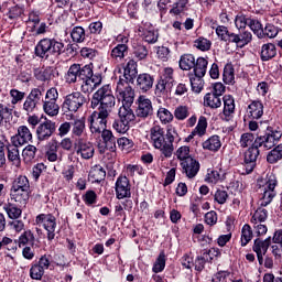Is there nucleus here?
Segmentation results:
<instances>
[{"mask_svg":"<svg viewBox=\"0 0 282 282\" xmlns=\"http://www.w3.org/2000/svg\"><path fill=\"white\" fill-rule=\"evenodd\" d=\"M279 131L274 130L271 126L267 127L264 135H258L252 143L245 152H243V162L242 165L245 167L246 174L250 175L257 169V160H259V155H261V147L267 151L276 147V142L281 140V135H276Z\"/></svg>","mask_w":282,"mask_h":282,"instance_id":"1","label":"nucleus"},{"mask_svg":"<svg viewBox=\"0 0 282 282\" xmlns=\"http://www.w3.org/2000/svg\"><path fill=\"white\" fill-rule=\"evenodd\" d=\"M65 43L54 37H44L34 47V55L41 61L54 65L62 54H65Z\"/></svg>","mask_w":282,"mask_h":282,"instance_id":"2","label":"nucleus"},{"mask_svg":"<svg viewBox=\"0 0 282 282\" xmlns=\"http://www.w3.org/2000/svg\"><path fill=\"white\" fill-rule=\"evenodd\" d=\"M113 107H116V97L111 90V85H104L93 94L90 99L91 109H98V111H107L108 113H111Z\"/></svg>","mask_w":282,"mask_h":282,"instance_id":"3","label":"nucleus"},{"mask_svg":"<svg viewBox=\"0 0 282 282\" xmlns=\"http://www.w3.org/2000/svg\"><path fill=\"white\" fill-rule=\"evenodd\" d=\"M82 91L91 94L102 85V73H94V63L80 64Z\"/></svg>","mask_w":282,"mask_h":282,"instance_id":"4","label":"nucleus"},{"mask_svg":"<svg viewBox=\"0 0 282 282\" xmlns=\"http://www.w3.org/2000/svg\"><path fill=\"white\" fill-rule=\"evenodd\" d=\"M14 243L15 245L11 247V250H17V243L19 248L24 247L22 249V257H24L28 261H32V259H34L36 254L34 249L41 248L34 232H32L30 229L24 230L23 234L20 235L19 239L14 240Z\"/></svg>","mask_w":282,"mask_h":282,"instance_id":"5","label":"nucleus"},{"mask_svg":"<svg viewBox=\"0 0 282 282\" xmlns=\"http://www.w3.org/2000/svg\"><path fill=\"white\" fill-rule=\"evenodd\" d=\"M109 113L111 112L95 110L88 117V127L93 135L100 138V133L107 130V118H109Z\"/></svg>","mask_w":282,"mask_h":282,"instance_id":"6","label":"nucleus"},{"mask_svg":"<svg viewBox=\"0 0 282 282\" xmlns=\"http://www.w3.org/2000/svg\"><path fill=\"white\" fill-rule=\"evenodd\" d=\"M87 97L80 91H75L65 96L62 104L64 113H76L87 102Z\"/></svg>","mask_w":282,"mask_h":282,"instance_id":"7","label":"nucleus"},{"mask_svg":"<svg viewBox=\"0 0 282 282\" xmlns=\"http://www.w3.org/2000/svg\"><path fill=\"white\" fill-rule=\"evenodd\" d=\"M36 226H42L46 230L47 241H54L56 237V216L53 214H40L35 217Z\"/></svg>","mask_w":282,"mask_h":282,"instance_id":"8","label":"nucleus"},{"mask_svg":"<svg viewBox=\"0 0 282 282\" xmlns=\"http://www.w3.org/2000/svg\"><path fill=\"white\" fill-rule=\"evenodd\" d=\"M175 86V77H173V68L167 67L164 69L163 76L160 77L155 87V96L162 98L166 96Z\"/></svg>","mask_w":282,"mask_h":282,"instance_id":"9","label":"nucleus"},{"mask_svg":"<svg viewBox=\"0 0 282 282\" xmlns=\"http://www.w3.org/2000/svg\"><path fill=\"white\" fill-rule=\"evenodd\" d=\"M134 113L140 120H151L153 118V101L144 95H140L135 100Z\"/></svg>","mask_w":282,"mask_h":282,"instance_id":"10","label":"nucleus"},{"mask_svg":"<svg viewBox=\"0 0 282 282\" xmlns=\"http://www.w3.org/2000/svg\"><path fill=\"white\" fill-rule=\"evenodd\" d=\"M117 98L121 100L122 107L131 108L133 100H135V90L131 87V84L126 82L117 83Z\"/></svg>","mask_w":282,"mask_h":282,"instance_id":"11","label":"nucleus"},{"mask_svg":"<svg viewBox=\"0 0 282 282\" xmlns=\"http://www.w3.org/2000/svg\"><path fill=\"white\" fill-rule=\"evenodd\" d=\"M99 137L101 138V140L98 142L97 147L100 155L107 153V151L116 153L117 147L116 137L113 135V132L109 129H106L102 132H100Z\"/></svg>","mask_w":282,"mask_h":282,"instance_id":"12","label":"nucleus"},{"mask_svg":"<svg viewBox=\"0 0 282 282\" xmlns=\"http://www.w3.org/2000/svg\"><path fill=\"white\" fill-rule=\"evenodd\" d=\"M115 193L117 199H127L131 197V181L124 175H119L115 183Z\"/></svg>","mask_w":282,"mask_h":282,"instance_id":"13","label":"nucleus"},{"mask_svg":"<svg viewBox=\"0 0 282 282\" xmlns=\"http://www.w3.org/2000/svg\"><path fill=\"white\" fill-rule=\"evenodd\" d=\"M265 107L261 99H250L247 106L246 116L248 120H261Z\"/></svg>","mask_w":282,"mask_h":282,"instance_id":"14","label":"nucleus"},{"mask_svg":"<svg viewBox=\"0 0 282 282\" xmlns=\"http://www.w3.org/2000/svg\"><path fill=\"white\" fill-rule=\"evenodd\" d=\"M54 133H56V122L50 119H45V121L40 123L36 128V138L39 142L50 140Z\"/></svg>","mask_w":282,"mask_h":282,"instance_id":"15","label":"nucleus"},{"mask_svg":"<svg viewBox=\"0 0 282 282\" xmlns=\"http://www.w3.org/2000/svg\"><path fill=\"white\" fill-rule=\"evenodd\" d=\"M135 78H138V62L129 59L123 66V75L119 78V83L135 85Z\"/></svg>","mask_w":282,"mask_h":282,"instance_id":"16","label":"nucleus"},{"mask_svg":"<svg viewBox=\"0 0 282 282\" xmlns=\"http://www.w3.org/2000/svg\"><path fill=\"white\" fill-rule=\"evenodd\" d=\"M74 151L77 155H82L83 160H91L95 153L94 144L85 139H77L75 141Z\"/></svg>","mask_w":282,"mask_h":282,"instance_id":"17","label":"nucleus"},{"mask_svg":"<svg viewBox=\"0 0 282 282\" xmlns=\"http://www.w3.org/2000/svg\"><path fill=\"white\" fill-rule=\"evenodd\" d=\"M181 167L186 177L193 180L199 173L200 164L196 159L187 158L186 161L181 162Z\"/></svg>","mask_w":282,"mask_h":282,"instance_id":"18","label":"nucleus"},{"mask_svg":"<svg viewBox=\"0 0 282 282\" xmlns=\"http://www.w3.org/2000/svg\"><path fill=\"white\" fill-rule=\"evenodd\" d=\"M153 83H155V78L148 73L139 74L135 78V87L142 94H147L153 88Z\"/></svg>","mask_w":282,"mask_h":282,"instance_id":"19","label":"nucleus"},{"mask_svg":"<svg viewBox=\"0 0 282 282\" xmlns=\"http://www.w3.org/2000/svg\"><path fill=\"white\" fill-rule=\"evenodd\" d=\"M223 101L224 109L220 118L224 122H230L235 118V97L232 95H225Z\"/></svg>","mask_w":282,"mask_h":282,"instance_id":"20","label":"nucleus"},{"mask_svg":"<svg viewBox=\"0 0 282 282\" xmlns=\"http://www.w3.org/2000/svg\"><path fill=\"white\" fill-rule=\"evenodd\" d=\"M11 142H15L17 144H20V147L32 142V132L30 131V128H28V126H20L17 134L11 137Z\"/></svg>","mask_w":282,"mask_h":282,"instance_id":"21","label":"nucleus"},{"mask_svg":"<svg viewBox=\"0 0 282 282\" xmlns=\"http://www.w3.org/2000/svg\"><path fill=\"white\" fill-rule=\"evenodd\" d=\"M164 128L160 126H154L150 130V138L153 142L154 149H162L163 144H166V139L164 138Z\"/></svg>","mask_w":282,"mask_h":282,"instance_id":"22","label":"nucleus"},{"mask_svg":"<svg viewBox=\"0 0 282 282\" xmlns=\"http://www.w3.org/2000/svg\"><path fill=\"white\" fill-rule=\"evenodd\" d=\"M34 78L40 80V83H47V80H53L56 78V68L52 66H46L45 68H34Z\"/></svg>","mask_w":282,"mask_h":282,"instance_id":"23","label":"nucleus"},{"mask_svg":"<svg viewBox=\"0 0 282 282\" xmlns=\"http://www.w3.org/2000/svg\"><path fill=\"white\" fill-rule=\"evenodd\" d=\"M139 32H142L143 41L150 45H154L158 39H160V32L151 23H145L144 28L139 30Z\"/></svg>","mask_w":282,"mask_h":282,"instance_id":"24","label":"nucleus"},{"mask_svg":"<svg viewBox=\"0 0 282 282\" xmlns=\"http://www.w3.org/2000/svg\"><path fill=\"white\" fill-rule=\"evenodd\" d=\"M129 56V45L117 44L110 52V61L113 63H122Z\"/></svg>","mask_w":282,"mask_h":282,"instance_id":"25","label":"nucleus"},{"mask_svg":"<svg viewBox=\"0 0 282 282\" xmlns=\"http://www.w3.org/2000/svg\"><path fill=\"white\" fill-rule=\"evenodd\" d=\"M70 39L73 43H87V41H90L89 33L87 32V29L76 25L73 26L70 30Z\"/></svg>","mask_w":282,"mask_h":282,"instance_id":"26","label":"nucleus"},{"mask_svg":"<svg viewBox=\"0 0 282 282\" xmlns=\"http://www.w3.org/2000/svg\"><path fill=\"white\" fill-rule=\"evenodd\" d=\"M65 80L68 85H74L75 83H80L82 79V72H80V64H73L69 66L66 75Z\"/></svg>","mask_w":282,"mask_h":282,"instance_id":"27","label":"nucleus"},{"mask_svg":"<svg viewBox=\"0 0 282 282\" xmlns=\"http://www.w3.org/2000/svg\"><path fill=\"white\" fill-rule=\"evenodd\" d=\"M276 57V45L274 43H267L261 46L260 50V59L262 63H268L272 58Z\"/></svg>","mask_w":282,"mask_h":282,"instance_id":"28","label":"nucleus"},{"mask_svg":"<svg viewBox=\"0 0 282 282\" xmlns=\"http://www.w3.org/2000/svg\"><path fill=\"white\" fill-rule=\"evenodd\" d=\"M30 187L22 189H10L11 199H14L18 204L25 206L30 202Z\"/></svg>","mask_w":282,"mask_h":282,"instance_id":"29","label":"nucleus"},{"mask_svg":"<svg viewBox=\"0 0 282 282\" xmlns=\"http://www.w3.org/2000/svg\"><path fill=\"white\" fill-rule=\"evenodd\" d=\"M19 147H21L19 143H15L14 141H8L6 140L4 143V150L7 149L8 154L7 158L9 162H20L21 156L19 154Z\"/></svg>","mask_w":282,"mask_h":282,"instance_id":"30","label":"nucleus"},{"mask_svg":"<svg viewBox=\"0 0 282 282\" xmlns=\"http://www.w3.org/2000/svg\"><path fill=\"white\" fill-rule=\"evenodd\" d=\"M202 147L204 151H212L213 153H217V151L221 149V139L219 135L214 134L204 141Z\"/></svg>","mask_w":282,"mask_h":282,"instance_id":"31","label":"nucleus"},{"mask_svg":"<svg viewBox=\"0 0 282 282\" xmlns=\"http://www.w3.org/2000/svg\"><path fill=\"white\" fill-rule=\"evenodd\" d=\"M197 59H195V55L191 53H186L181 55L178 61V67L183 72H191L195 67V63Z\"/></svg>","mask_w":282,"mask_h":282,"instance_id":"32","label":"nucleus"},{"mask_svg":"<svg viewBox=\"0 0 282 282\" xmlns=\"http://www.w3.org/2000/svg\"><path fill=\"white\" fill-rule=\"evenodd\" d=\"M88 175L90 178H93V184H100V182H105L107 171H105L100 165H95Z\"/></svg>","mask_w":282,"mask_h":282,"instance_id":"33","label":"nucleus"},{"mask_svg":"<svg viewBox=\"0 0 282 282\" xmlns=\"http://www.w3.org/2000/svg\"><path fill=\"white\" fill-rule=\"evenodd\" d=\"M267 246H272V237L269 236L264 240L261 238H256L253 240L252 250L257 254V259H261V250H263Z\"/></svg>","mask_w":282,"mask_h":282,"instance_id":"34","label":"nucleus"},{"mask_svg":"<svg viewBox=\"0 0 282 282\" xmlns=\"http://www.w3.org/2000/svg\"><path fill=\"white\" fill-rule=\"evenodd\" d=\"M204 107H209V109H219V107H221V97L213 93H207L204 96Z\"/></svg>","mask_w":282,"mask_h":282,"instance_id":"35","label":"nucleus"},{"mask_svg":"<svg viewBox=\"0 0 282 282\" xmlns=\"http://www.w3.org/2000/svg\"><path fill=\"white\" fill-rule=\"evenodd\" d=\"M207 69H208V59L204 57H198L194 64V68H193L194 75L198 77H205Z\"/></svg>","mask_w":282,"mask_h":282,"instance_id":"36","label":"nucleus"},{"mask_svg":"<svg viewBox=\"0 0 282 282\" xmlns=\"http://www.w3.org/2000/svg\"><path fill=\"white\" fill-rule=\"evenodd\" d=\"M254 237V234L252 232V227H250L249 224H245L241 229V238H240V246L241 248H246Z\"/></svg>","mask_w":282,"mask_h":282,"instance_id":"37","label":"nucleus"},{"mask_svg":"<svg viewBox=\"0 0 282 282\" xmlns=\"http://www.w3.org/2000/svg\"><path fill=\"white\" fill-rule=\"evenodd\" d=\"M189 0H176L173 3L172 9L170 10V14H174V17H180V14H184L188 10Z\"/></svg>","mask_w":282,"mask_h":282,"instance_id":"38","label":"nucleus"},{"mask_svg":"<svg viewBox=\"0 0 282 282\" xmlns=\"http://www.w3.org/2000/svg\"><path fill=\"white\" fill-rule=\"evenodd\" d=\"M118 116L119 119L129 127V123L135 120L137 115L132 111L131 108L122 106V108L119 109Z\"/></svg>","mask_w":282,"mask_h":282,"instance_id":"39","label":"nucleus"},{"mask_svg":"<svg viewBox=\"0 0 282 282\" xmlns=\"http://www.w3.org/2000/svg\"><path fill=\"white\" fill-rule=\"evenodd\" d=\"M132 54L135 59L144 61L149 56V48L144 44L137 43L132 45Z\"/></svg>","mask_w":282,"mask_h":282,"instance_id":"40","label":"nucleus"},{"mask_svg":"<svg viewBox=\"0 0 282 282\" xmlns=\"http://www.w3.org/2000/svg\"><path fill=\"white\" fill-rule=\"evenodd\" d=\"M43 111L46 113V116H50V118H54L58 116L61 111V106L56 104V101H43Z\"/></svg>","mask_w":282,"mask_h":282,"instance_id":"41","label":"nucleus"},{"mask_svg":"<svg viewBox=\"0 0 282 282\" xmlns=\"http://www.w3.org/2000/svg\"><path fill=\"white\" fill-rule=\"evenodd\" d=\"M3 209L6 210L9 219H19V217L23 215V210L12 203L4 204Z\"/></svg>","mask_w":282,"mask_h":282,"instance_id":"42","label":"nucleus"},{"mask_svg":"<svg viewBox=\"0 0 282 282\" xmlns=\"http://www.w3.org/2000/svg\"><path fill=\"white\" fill-rule=\"evenodd\" d=\"M188 76L192 91H194V94H202V90L204 89V77H199L194 74H189Z\"/></svg>","mask_w":282,"mask_h":282,"instance_id":"43","label":"nucleus"},{"mask_svg":"<svg viewBox=\"0 0 282 282\" xmlns=\"http://www.w3.org/2000/svg\"><path fill=\"white\" fill-rule=\"evenodd\" d=\"M248 28L253 32L254 36L258 39H263V24L258 19L249 20Z\"/></svg>","mask_w":282,"mask_h":282,"instance_id":"44","label":"nucleus"},{"mask_svg":"<svg viewBox=\"0 0 282 282\" xmlns=\"http://www.w3.org/2000/svg\"><path fill=\"white\" fill-rule=\"evenodd\" d=\"M22 188H30V180L25 175L15 177L11 185V191H19Z\"/></svg>","mask_w":282,"mask_h":282,"instance_id":"45","label":"nucleus"},{"mask_svg":"<svg viewBox=\"0 0 282 282\" xmlns=\"http://www.w3.org/2000/svg\"><path fill=\"white\" fill-rule=\"evenodd\" d=\"M43 94H45L44 87L33 88L26 98L32 100L35 105H41V102H43Z\"/></svg>","mask_w":282,"mask_h":282,"instance_id":"46","label":"nucleus"},{"mask_svg":"<svg viewBox=\"0 0 282 282\" xmlns=\"http://www.w3.org/2000/svg\"><path fill=\"white\" fill-rule=\"evenodd\" d=\"M223 80L226 85H230L235 82V66H232V63H227L225 65Z\"/></svg>","mask_w":282,"mask_h":282,"instance_id":"47","label":"nucleus"},{"mask_svg":"<svg viewBox=\"0 0 282 282\" xmlns=\"http://www.w3.org/2000/svg\"><path fill=\"white\" fill-rule=\"evenodd\" d=\"M165 268H166V253H164V251H161L152 267V272H154V274H159V272H163Z\"/></svg>","mask_w":282,"mask_h":282,"instance_id":"48","label":"nucleus"},{"mask_svg":"<svg viewBox=\"0 0 282 282\" xmlns=\"http://www.w3.org/2000/svg\"><path fill=\"white\" fill-rule=\"evenodd\" d=\"M72 133L76 138H80L85 133V118L75 119L73 123H70Z\"/></svg>","mask_w":282,"mask_h":282,"instance_id":"49","label":"nucleus"},{"mask_svg":"<svg viewBox=\"0 0 282 282\" xmlns=\"http://www.w3.org/2000/svg\"><path fill=\"white\" fill-rule=\"evenodd\" d=\"M279 160H282V144L276 145L267 155V162L269 164H276Z\"/></svg>","mask_w":282,"mask_h":282,"instance_id":"50","label":"nucleus"},{"mask_svg":"<svg viewBox=\"0 0 282 282\" xmlns=\"http://www.w3.org/2000/svg\"><path fill=\"white\" fill-rule=\"evenodd\" d=\"M194 47L199 52H208L213 47V42L204 36H199L194 41Z\"/></svg>","mask_w":282,"mask_h":282,"instance_id":"51","label":"nucleus"},{"mask_svg":"<svg viewBox=\"0 0 282 282\" xmlns=\"http://www.w3.org/2000/svg\"><path fill=\"white\" fill-rule=\"evenodd\" d=\"M36 151L37 149L32 144H29L23 149L22 158L26 164H30V162H34L36 158Z\"/></svg>","mask_w":282,"mask_h":282,"instance_id":"52","label":"nucleus"},{"mask_svg":"<svg viewBox=\"0 0 282 282\" xmlns=\"http://www.w3.org/2000/svg\"><path fill=\"white\" fill-rule=\"evenodd\" d=\"M279 32H281V29H279V26L272 23H267L263 28L262 39H276V36H279Z\"/></svg>","mask_w":282,"mask_h":282,"instance_id":"53","label":"nucleus"},{"mask_svg":"<svg viewBox=\"0 0 282 282\" xmlns=\"http://www.w3.org/2000/svg\"><path fill=\"white\" fill-rule=\"evenodd\" d=\"M138 12H140V2L138 0H132L127 6V14L129 19H134V21H138V19H140Z\"/></svg>","mask_w":282,"mask_h":282,"instance_id":"54","label":"nucleus"},{"mask_svg":"<svg viewBox=\"0 0 282 282\" xmlns=\"http://www.w3.org/2000/svg\"><path fill=\"white\" fill-rule=\"evenodd\" d=\"M251 19L252 18H248V15H246L243 12H239L234 20L235 26L237 28V30H243L248 28Z\"/></svg>","mask_w":282,"mask_h":282,"instance_id":"55","label":"nucleus"},{"mask_svg":"<svg viewBox=\"0 0 282 282\" xmlns=\"http://www.w3.org/2000/svg\"><path fill=\"white\" fill-rule=\"evenodd\" d=\"M268 219V209L259 207L251 217V224H263Z\"/></svg>","mask_w":282,"mask_h":282,"instance_id":"56","label":"nucleus"},{"mask_svg":"<svg viewBox=\"0 0 282 282\" xmlns=\"http://www.w3.org/2000/svg\"><path fill=\"white\" fill-rule=\"evenodd\" d=\"M240 47H246L249 43H252V33L246 29H238Z\"/></svg>","mask_w":282,"mask_h":282,"instance_id":"57","label":"nucleus"},{"mask_svg":"<svg viewBox=\"0 0 282 282\" xmlns=\"http://www.w3.org/2000/svg\"><path fill=\"white\" fill-rule=\"evenodd\" d=\"M45 274L43 267L39 265L36 262L31 264L30 276L33 281H41Z\"/></svg>","mask_w":282,"mask_h":282,"instance_id":"58","label":"nucleus"},{"mask_svg":"<svg viewBox=\"0 0 282 282\" xmlns=\"http://www.w3.org/2000/svg\"><path fill=\"white\" fill-rule=\"evenodd\" d=\"M86 31L88 32V37L91 41L94 36H98V34L102 33V22L100 21L91 22L86 29Z\"/></svg>","mask_w":282,"mask_h":282,"instance_id":"59","label":"nucleus"},{"mask_svg":"<svg viewBox=\"0 0 282 282\" xmlns=\"http://www.w3.org/2000/svg\"><path fill=\"white\" fill-rule=\"evenodd\" d=\"M158 118L161 120L163 124H169V122H173V112L166 108L160 107L158 110Z\"/></svg>","mask_w":282,"mask_h":282,"instance_id":"60","label":"nucleus"},{"mask_svg":"<svg viewBox=\"0 0 282 282\" xmlns=\"http://www.w3.org/2000/svg\"><path fill=\"white\" fill-rule=\"evenodd\" d=\"M254 133L252 132H245L240 137V147L241 149H248V147H252L254 144Z\"/></svg>","mask_w":282,"mask_h":282,"instance_id":"61","label":"nucleus"},{"mask_svg":"<svg viewBox=\"0 0 282 282\" xmlns=\"http://www.w3.org/2000/svg\"><path fill=\"white\" fill-rule=\"evenodd\" d=\"M206 129H208V121L206 120V117L200 116L197 126L193 131L196 132V135L202 138V135H206Z\"/></svg>","mask_w":282,"mask_h":282,"instance_id":"62","label":"nucleus"},{"mask_svg":"<svg viewBox=\"0 0 282 282\" xmlns=\"http://www.w3.org/2000/svg\"><path fill=\"white\" fill-rule=\"evenodd\" d=\"M83 202L86 204V206H94V204L98 203V194H96L95 191L88 189L83 196Z\"/></svg>","mask_w":282,"mask_h":282,"instance_id":"63","label":"nucleus"},{"mask_svg":"<svg viewBox=\"0 0 282 282\" xmlns=\"http://www.w3.org/2000/svg\"><path fill=\"white\" fill-rule=\"evenodd\" d=\"M12 109L6 107L3 104H0V127L4 122H10L12 120Z\"/></svg>","mask_w":282,"mask_h":282,"instance_id":"64","label":"nucleus"}]
</instances>
